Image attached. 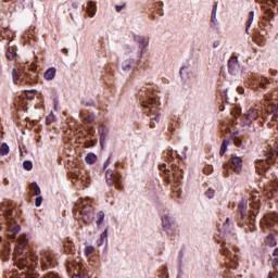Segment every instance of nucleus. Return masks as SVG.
Here are the masks:
<instances>
[{
	"label": "nucleus",
	"mask_w": 278,
	"mask_h": 278,
	"mask_svg": "<svg viewBox=\"0 0 278 278\" xmlns=\"http://www.w3.org/2000/svg\"><path fill=\"white\" fill-rule=\"evenodd\" d=\"M27 237L20 236L15 240V248L13 251V260L20 268V270H35L38 268V260L40 262L41 270H51L58 266V258L55 253L52 251H47L36 256L31 252H27Z\"/></svg>",
	"instance_id": "nucleus-1"
},
{
	"label": "nucleus",
	"mask_w": 278,
	"mask_h": 278,
	"mask_svg": "<svg viewBox=\"0 0 278 278\" xmlns=\"http://www.w3.org/2000/svg\"><path fill=\"white\" fill-rule=\"evenodd\" d=\"M138 97L143 108V114L150 116V128L155 129V123H160V113H157L160 98L151 86L142 87L138 92Z\"/></svg>",
	"instance_id": "nucleus-2"
},
{
	"label": "nucleus",
	"mask_w": 278,
	"mask_h": 278,
	"mask_svg": "<svg viewBox=\"0 0 278 278\" xmlns=\"http://www.w3.org/2000/svg\"><path fill=\"white\" fill-rule=\"evenodd\" d=\"M250 207L252 210L248 208L244 200L239 202L237 223L239 227H248L250 231H255V216L260 213L257 211L260 210V200L250 202Z\"/></svg>",
	"instance_id": "nucleus-3"
},
{
	"label": "nucleus",
	"mask_w": 278,
	"mask_h": 278,
	"mask_svg": "<svg viewBox=\"0 0 278 278\" xmlns=\"http://www.w3.org/2000/svg\"><path fill=\"white\" fill-rule=\"evenodd\" d=\"M164 157L169 168H172V176L175 184L179 186V184H181V179H184V170L179 168V166H177V164L175 163V157H178V160H181V157L179 156V154H177V152L173 151H167Z\"/></svg>",
	"instance_id": "nucleus-4"
},
{
	"label": "nucleus",
	"mask_w": 278,
	"mask_h": 278,
	"mask_svg": "<svg viewBox=\"0 0 278 278\" xmlns=\"http://www.w3.org/2000/svg\"><path fill=\"white\" fill-rule=\"evenodd\" d=\"M12 77L14 84H17L20 86H25L27 84H36V77H38V74L34 71L29 70H12Z\"/></svg>",
	"instance_id": "nucleus-5"
},
{
	"label": "nucleus",
	"mask_w": 278,
	"mask_h": 278,
	"mask_svg": "<svg viewBox=\"0 0 278 278\" xmlns=\"http://www.w3.org/2000/svg\"><path fill=\"white\" fill-rule=\"evenodd\" d=\"M224 177H229L231 173L239 175L242 170V159L239 156H232L230 161L223 165Z\"/></svg>",
	"instance_id": "nucleus-6"
},
{
	"label": "nucleus",
	"mask_w": 278,
	"mask_h": 278,
	"mask_svg": "<svg viewBox=\"0 0 278 278\" xmlns=\"http://www.w3.org/2000/svg\"><path fill=\"white\" fill-rule=\"evenodd\" d=\"M66 270L72 278H90L86 268L75 261H68L66 265Z\"/></svg>",
	"instance_id": "nucleus-7"
},
{
	"label": "nucleus",
	"mask_w": 278,
	"mask_h": 278,
	"mask_svg": "<svg viewBox=\"0 0 278 278\" xmlns=\"http://www.w3.org/2000/svg\"><path fill=\"white\" fill-rule=\"evenodd\" d=\"M79 218L85 223L86 225H90L92 220H94V207L88 202H83V205L79 211Z\"/></svg>",
	"instance_id": "nucleus-8"
},
{
	"label": "nucleus",
	"mask_w": 278,
	"mask_h": 278,
	"mask_svg": "<svg viewBox=\"0 0 278 278\" xmlns=\"http://www.w3.org/2000/svg\"><path fill=\"white\" fill-rule=\"evenodd\" d=\"M105 179L108 186H115L117 190L123 188V176L118 173H114V170L109 169L105 174Z\"/></svg>",
	"instance_id": "nucleus-9"
},
{
	"label": "nucleus",
	"mask_w": 278,
	"mask_h": 278,
	"mask_svg": "<svg viewBox=\"0 0 278 278\" xmlns=\"http://www.w3.org/2000/svg\"><path fill=\"white\" fill-rule=\"evenodd\" d=\"M250 81L254 90H260V88L262 90H266L268 88V84H270V81H268V78L260 75H252Z\"/></svg>",
	"instance_id": "nucleus-10"
},
{
	"label": "nucleus",
	"mask_w": 278,
	"mask_h": 278,
	"mask_svg": "<svg viewBox=\"0 0 278 278\" xmlns=\"http://www.w3.org/2000/svg\"><path fill=\"white\" fill-rule=\"evenodd\" d=\"M245 125H250L253 123V121H256V118H260L262 116V106H255L251 108L247 113H245Z\"/></svg>",
	"instance_id": "nucleus-11"
},
{
	"label": "nucleus",
	"mask_w": 278,
	"mask_h": 278,
	"mask_svg": "<svg viewBox=\"0 0 278 278\" xmlns=\"http://www.w3.org/2000/svg\"><path fill=\"white\" fill-rule=\"evenodd\" d=\"M18 231H21V225L15 224L14 220H10L8 223V238L10 240H16V236H18Z\"/></svg>",
	"instance_id": "nucleus-12"
},
{
	"label": "nucleus",
	"mask_w": 278,
	"mask_h": 278,
	"mask_svg": "<svg viewBox=\"0 0 278 278\" xmlns=\"http://www.w3.org/2000/svg\"><path fill=\"white\" fill-rule=\"evenodd\" d=\"M135 42H138L140 51V58L147 53V48L149 47V38L140 36V35H135L134 36Z\"/></svg>",
	"instance_id": "nucleus-13"
},
{
	"label": "nucleus",
	"mask_w": 278,
	"mask_h": 278,
	"mask_svg": "<svg viewBox=\"0 0 278 278\" xmlns=\"http://www.w3.org/2000/svg\"><path fill=\"white\" fill-rule=\"evenodd\" d=\"M239 68L240 65L238 64V56H231L228 60V72L230 73V75H236Z\"/></svg>",
	"instance_id": "nucleus-14"
},
{
	"label": "nucleus",
	"mask_w": 278,
	"mask_h": 278,
	"mask_svg": "<svg viewBox=\"0 0 278 278\" xmlns=\"http://www.w3.org/2000/svg\"><path fill=\"white\" fill-rule=\"evenodd\" d=\"M162 226L164 231L173 230L175 227V219L173 217H169L168 215H164L162 217Z\"/></svg>",
	"instance_id": "nucleus-15"
},
{
	"label": "nucleus",
	"mask_w": 278,
	"mask_h": 278,
	"mask_svg": "<svg viewBox=\"0 0 278 278\" xmlns=\"http://www.w3.org/2000/svg\"><path fill=\"white\" fill-rule=\"evenodd\" d=\"M11 251L10 247L0 242V257H2V260H10Z\"/></svg>",
	"instance_id": "nucleus-16"
},
{
	"label": "nucleus",
	"mask_w": 278,
	"mask_h": 278,
	"mask_svg": "<svg viewBox=\"0 0 278 278\" xmlns=\"http://www.w3.org/2000/svg\"><path fill=\"white\" fill-rule=\"evenodd\" d=\"M85 10L89 16H94L97 14V3L94 1L87 2Z\"/></svg>",
	"instance_id": "nucleus-17"
},
{
	"label": "nucleus",
	"mask_w": 278,
	"mask_h": 278,
	"mask_svg": "<svg viewBox=\"0 0 278 278\" xmlns=\"http://www.w3.org/2000/svg\"><path fill=\"white\" fill-rule=\"evenodd\" d=\"M263 222L265 223L266 227H268L269 229H273V227L277 225V217L273 215H267L264 217Z\"/></svg>",
	"instance_id": "nucleus-18"
},
{
	"label": "nucleus",
	"mask_w": 278,
	"mask_h": 278,
	"mask_svg": "<svg viewBox=\"0 0 278 278\" xmlns=\"http://www.w3.org/2000/svg\"><path fill=\"white\" fill-rule=\"evenodd\" d=\"M16 51H18V49H16V47H9L7 49V60L14 62V60H16V55H17Z\"/></svg>",
	"instance_id": "nucleus-19"
},
{
	"label": "nucleus",
	"mask_w": 278,
	"mask_h": 278,
	"mask_svg": "<svg viewBox=\"0 0 278 278\" xmlns=\"http://www.w3.org/2000/svg\"><path fill=\"white\" fill-rule=\"evenodd\" d=\"M55 73H58L55 67H50L45 72L43 77L47 81H52V79H55Z\"/></svg>",
	"instance_id": "nucleus-20"
},
{
	"label": "nucleus",
	"mask_w": 278,
	"mask_h": 278,
	"mask_svg": "<svg viewBox=\"0 0 278 278\" xmlns=\"http://www.w3.org/2000/svg\"><path fill=\"white\" fill-rule=\"evenodd\" d=\"M232 140L239 149H247V139L238 136H233Z\"/></svg>",
	"instance_id": "nucleus-21"
},
{
	"label": "nucleus",
	"mask_w": 278,
	"mask_h": 278,
	"mask_svg": "<svg viewBox=\"0 0 278 278\" xmlns=\"http://www.w3.org/2000/svg\"><path fill=\"white\" fill-rule=\"evenodd\" d=\"M131 68H134V60L128 59L122 63V70L124 71V73H129Z\"/></svg>",
	"instance_id": "nucleus-22"
},
{
	"label": "nucleus",
	"mask_w": 278,
	"mask_h": 278,
	"mask_svg": "<svg viewBox=\"0 0 278 278\" xmlns=\"http://www.w3.org/2000/svg\"><path fill=\"white\" fill-rule=\"evenodd\" d=\"M253 18H255V12L251 11L249 13V18L245 22V34H248V35H249V28L251 27V25H253Z\"/></svg>",
	"instance_id": "nucleus-23"
},
{
	"label": "nucleus",
	"mask_w": 278,
	"mask_h": 278,
	"mask_svg": "<svg viewBox=\"0 0 278 278\" xmlns=\"http://www.w3.org/2000/svg\"><path fill=\"white\" fill-rule=\"evenodd\" d=\"M268 161H264V160H260L258 162H256V168L257 170H264V173H266L268 170Z\"/></svg>",
	"instance_id": "nucleus-24"
},
{
	"label": "nucleus",
	"mask_w": 278,
	"mask_h": 278,
	"mask_svg": "<svg viewBox=\"0 0 278 278\" xmlns=\"http://www.w3.org/2000/svg\"><path fill=\"white\" fill-rule=\"evenodd\" d=\"M265 243L267 247H277V240H275V235L274 233H269L267 237H266V240H265Z\"/></svg>",
	"instance_id": "nucleus-25"
},
{
	"label": "nucleus",
	"mask_w": 278,
	"mask_h": 278,
	"mask_svg": "<svg viewBox=\"0 0 278 278\" xmlns=\"http://www.w3.org/2000/svg\"><path fill=\"white\" fill-rule=\"evenodd\" d=\"M29 188L35 197H40V187L38 186V182H31Z\"/></svg>",
	"instance_id": "nucleus-26"
},
{
	"label": "nucleus",
	"mask_w": 278,
	"mask_h": 278,
	"mask_svg": "<svg viewBox=\"0 0 278 278\" xmlns=\"http://www.w3.org/2000/svg\"><path fill=\"white\" fill-rule=\"evenodd\" d=\"M227 147H229V140L224 139L223 143L220 146V150H219L220 157H223V155H225V153H227Z\"/></svg>",
	"instance_id": "nucleus-27"
},
{
	"label": "nucleus",
	"mask_w": 278,
	"mask_h": 278,
	"mask_svg": "<svg viewBox=\"0 0 278 278\" xmlns=\"http://www.w3.org/2000/svg\"><path fill=\"white\" fill-rule=\"evenodd\" d=\"M270 112H271V121L274 122V123H277V118H278V106L277 105H271L270 106Z\"/></svg>",
	"instance_id": "nucleus-28"
},
{
	"label": "nucleus",
	"mask_w": 278,
	"mask_h": 278,
	"mask_svg": "<svg viewBox=\"0 0 278 278\" xmlns=\"http://www.w3.org/2000/svg\"><path fill=\"white\" fill-rule=\"evenodd\" d=\"M87 164H94L97 162V155L94 153H88L85 157Z\"/></svg>",
	"instance_id": "nucleus-29"
},
{
	"label": "nucleus",
	"mask_w": 278,
	"mask_h": 278,
	"mask_svg": "<svg viewBox=\"0 0 278 278\" xmlns=\"http://www.w3.org/2000/svg\"><path fill=\"white\" fill-rule=\"evenodd\" d=\"M97 218H98L97 225H98V227H101V225H103V220L105 218V213H103V211L98 212Z\"/></svg>",
	"instance_id": "nucleus-30"
},
{
	"label": "nucleus",
	"mask_w": 278,
	"mask_h": 278,
	"mask_svg": "<svg viewBox=\"0 0 278 278\" xmlns=\"http://www.w3.org/2000/svg\"><path fill=\"white\" fill-rule=\"evenodd\" d=\"M222 253L228 257L229 260H231V257H233V254L231 253V250H229V248H227V245H223L222 248Z\"/></svg>",
	"instance_id": "nucleus-31"
},
{
	"label": "nucleus",
	"mask_w": 278,
	"mask_h": 278,
	"mask_svg": "<svg viewBox=\"0 0 278 278\" xmlns=\"http://www.w3.org/2000/svg\"><path fill=\"white\" fill-rule=\"evenodd\" d=\"M8 153H10V147L7 146V143H3L0 147V155H8Z\"/></svg>",
	"instance_id": "nucleus-32"
},
{
	"label": "nucleus",
	"mask_w": 278,
	"mask_h": 278,
	"mask_svg": "<svg viewBox=\"0 0 278 278\" xmlns=\"http://www.w3.org/2000/svg\"><path fill=\"white\" fill-rule=\"evenodd\" d=\"M92 253H94V247L87 245L85 248V255H86V257H90V255H92Z\"/></svg>",
	"instance_id": "nucleus-33"
},
{
	"label": "nucleus",
	"mask_w": 278,
	"mask_h": 278,
	"mask_svg": "<svg viewBox=\"0 0 278 278\" xmlns=\"http://www.w3.org/2000/svg\"><path fill=\"white\" fill-rule=\"evenodd\" d=\"M42 278H62V276H60V274L55 273V271H50L47 273L42 276Z\"/></svg>",
	"instance_id": "nucleus-34"
},
{
	"label": "nucleus",
	"mask_w": 278,
	"mask_h": 278,
	"mask_svg": "<svg viewBox=\"0 0 278 278\" xmlns=\"http://www.w3.org/2000/svg\"><path fill=\"white\" fill-rule=\"evenodd\" d=\"M265 18H268V21L275 18V11H273V9L265 10Z\"/></svg>",
	"instance_id": "nucleus-35"
},
{
	"label": "nucleus",
	"mask_w": 278,
	"mask_h": 278,
	"mask_svg": "<svg viewBox=\"0 0 278 278\" xmlns=\"http://www.w3.org/2000/svg\"><path fill=\"white\" fill-rule=\"evenodd\" d=\"M23 167L25 170H31V168H34V164L31 163V161H24Z\"/></svg>",
	"instance_id": "nucleus-36"
},
{
	"label": "nucleus",
	"mask_w": 278,
	"mask_h": 278,
	"mask_svg": "<svg viewBox=\"0 0 278 278\" xmlns=\"http://www.w3.org/2000/svg\"><path fill=\"white\" fill-rule=\"evenodd\" d=\"M203 173L204 175H212V173H214V167L212 165H205Z\"/></svg>",
	"instance_id": "nucleus-37"
},
{
	"label": "nucleus",
	"mask_w": 278,
	"mask_h": 278,
	"mask_svg": "<svg viewBox=\"0 0 278 278\" xmlns=\"http://www.w3.org/2000/svg\"><path fill=\"white\" fill-rule=\"evenodd\" d=\"M35 205L36 207H40V205H42V197L37 195V198L35 199Z\"/></svg>",
	"instance_id": "nucleus-38"
},
{
	"label": "nucleus",
	"mask_w": 278,
	"mask_h": 278,
	"mask_svg": "<svg viewBox=\"0 0 278 278\" xmlns=\"http://www.w3.org/2000/svg\"><path fill=\"white\" fill-rule=\"evenodd\" d=\"M205 197H206L207 199H214V190L208 189V190L205 192Z\"/></svg>",
	"instance_id": "nucleus-39"
},
{
	"label": "nucleus",
	"mask_w": 278,
	"mask_h": 278,
	"mask_svg": "<svg viewBox=\"0 0 278 278\" xmlns=\"http://www.w3.org/2000/svg\"><path fill=\"white\" fill-rule=\"evenodd\" d=\"M65 249H70V253H73L75 251V249H73V243L67 242L64 244Z\"/></svg>",
	"instance_id": "nucleus-40"
},
{
	"label": "nucleus",
	"mask_w": 278,
	"mask_h": 278,
	"mask_svg": "<svg viewBox=\"0 0 278 278\" xmlns=\"http://www.w3.org/2000/svg\"><path fill=\"white\" fill-rule=\"evenodd\" d=\"M125 3L121 4V5H115V10L116 12H123V10H125Z\"/></svg>",
	"instance_id": "nucleus-41"
},
{
	"label": "nucleus",
	"mask_w": 278,
	"mask_h": 278,
	"mask_svg": "<svg viewBox=\"0 0 278 278\" xmlns=\"http://www.w3.org/2000/svg\"><path fill=\"white\" fill-rule=\"evenodd\" d=\"M218 8V3L214 4L213 11H212V16L215 17L216 16V10Z\"/></svg>",
	"instance_id": "nucleus-42"
},
{
	"label": "nucleus",
	"mask_w": 278,
	"mask_h": 278,
	"mask_svg": "<svg viewBox=\"0 0 278 278\" xmlns=\"http://www.w3.org/2000/svg\"><path fill=\"white\" fill-rule=\"evenodd\" d=\"M161 170H164V172H165V175H170V174H168V173H170V170L166 169V164H163V165L161 166Z\"/></svg>",
	"instance_id": "nucleus-43"
},
{
	"label": "nucleus",
	"mask_w": 278,
	"mask_h": 278,
	"mask_svg": "<svg viewBox=\"0 0 278 278\" xmlns=\"http://www.w3.org/2000/svg\"><path fill=\"white\" fill-rule=\"evenodd\" d=\"M7 214V218L11 219L12 218V208H9L8 211H5Z\"/></svg>",
	"instance_id": "nucleus-44"
},
{
	"label": "nucleus",
	"mask_w": 278,
	"mask_h": 278,
	"mask_svg": "<svg viewBox=\"0 0 278 278\" xmlns=\"http://www.w3.org/2000/svg\"><path fill=\"white\" fill-rule=\"evenodd\" d=\"M229 217L226 218V222L224 223V229H229Z\"/></svg>",
	"instance_id": "nucleus-45"
},
{
	"label": "nucleus",
	"mask_w": 278,
	"mask_h": 278,
	"mask_svg": "<svg viewBox=\"0 0 278 278\" xmlns=\"http://www.w3.org/2000/svg\"><path fill=\"white\" fill-rule=\"evenodd\" d=\"M273 266H274L275 270H277V267H278V258H274V260H273Z\"/></svg>",
	"instance_id": "nucleus-46"
},
{
	"label": "nucleus",
	"mask_w": 278,
	"mask_h": 278,
	"mask_svg": "<svg viewBox=\"0 0 278 278\" xmlns=\"http://www.w3.org/2000/svg\"><path fill=\"white\" fill-rule=\"evenodd\" d=\"M217 47H220V41H214L213 42V48L217 49Z\"/></svg>",
	"instance_id": "nucleus-47"
},
{
	"label": "nucleus",
	"mask_w": 278,
	"mask_h": 278,
	"mask_svg": "<svg viewBox=\"0 0 278 278\" xmlns=\"http://www.w3.org/2000/svg\"><path fill=\"white\" fill-rule=\"evenodd\" d=\"M237 92H239V94H244V89L242 87H238Z\"/></svg>",
	"instance_id": "nucleus-48"
},
{
	"label": "nucleus",
	"mask_w": 278,
	"mask_h": 278,
	"mask_svg": "<svg viewBox=\"0 0 278 278\" xmlns=\"http://www.w3.org/2000/svg\"><path fill=\"white\" fill-rule=\"evenodd\" d=\"M274 257H278V247L273 252Z\"/></svg>",
	"instance_id": "nucleus-49"
},
{
	"label": "nucleus",
	"mask_w": 278,
	"mask_h": 278,
	"mask_svg": "<svg viewBox=\"0 0 278 278\" xmlns=\"http://www.w3.org/2000/svg\"><path fill=\"white\" fill-rule=\"evenodd\" d=\"M264 99H265V101H270L271 97L268 96V94H265V96H264Z\"/></svg>",
	"instance_id": "nucleus-50"
},
{
	"label": "nucleus",
	"mask_w": 278,
	"mask_h": 278,
	"mask_svg": "<svg viewBox=\"0 0 278 278\" xmlns=\"http://www.w3.org/2000/svg\"><path fill=\"white\" fill-rule=\"evenodd\" d=\"M106 237H108V231L102 232L101 238H106Z\"/></svg>",
	"instance_id": "nucleus-51"
},
{
	"label": "nucleus",
	"mask_w": 278,
	"mask_h": 278,
	"mask_svg": "<svg viewBox=\"0 0 278 278\" xmlns=\"http://www.w3.org/2000/svg\"><path fill=\"white\" fill-rule=\"evenodd\" d=\"M211 21L212 23H216V16L214 17V15H212Z\"/></svg>",
	"instance_id": "nucleus-52"
},
{
	"label": "nucleus",
	"mask_w": 278,
	"mask_h": 278,
	"mask_svg": "<svg viewBox=\"0 0 278 278\" xmlns=\"http://www.w3.org/2000/svg\"><path fill=\"white\" fill-rule=\"evenodd\" d=\"M46 124H47V125L51 124V121L49 119V117L46 118Z\"/></svg>",
	"instance_id": "nucleus-53"
},
{
	"label": "nucleus",
	"mask_w": 278,
	"mask_h": 278,
	"mask_svg": "<svg viewBox=\"0 0 278 278\" xmlns=\"http://www.w3.org/2000/svg\"><path fill=\"white\" fill-rule=\"evenodd\" d=\"M105 128L99 129V132L101 134V136H103V131Z\"/></svg>",
	"instance_id": "nucleus-54"
},
{
	"label": "nucleus",
	"mask_w": 278,
	"mask_h": 278,
	"mask_svg": "<svg viewBox=\"0 0 278 278\" xmlns=\"http://www.w3.org/2000/svg\"><path fill=\"white\" fill-rule=\"evenodd\" d=\"M185 70H186V68H184V67L180 70V75H184V71H185Z\"/></svg>",
	"instance_id": "nucleus-55"
},
{
	"label": "nucleus",
	"mask_w": 278,
	"mask_h": 278,
	"mask_svg": "<svg viewBox=\"0 0 278 278\" xmlns=\"http://www.w3.org/2000/svg\"><path fill=\"white\" fill-rule=\"evenodd\" d=\"M92 121H94V118L89 117L88 122H89V123H92Z\"/></svg>",
	"instance_id": "nucleus-56"
},
{
	"label": "nucleus",
	"mask_w": 278,
	"mask_h": 278,
	"mask_svg": "<svg viewBox=\"0 0 278 278\" xmlns=\"http://www.w3.org/2000/svg\"><path fill=\"white\" fill-rule=\"evenodd\" d=\"M276 155H277V157H278V146H277V148H276Z\"/></svg>",
	"instance_id": "nucleus-57"
},
{
	"label": "nucleus",
	"mask_w": 278,
	"mask_h": 278,
	"mask_svg": "<svg viewBox=\"0 0 278 278\" xmlns=\"http://www.w3.org/2000/svg\"><path fill=\"white\" fill-rule=\"evenodd\" d=\"M104 168H108V161L104 163Z\"/></svg>",
	"instance_id": "nucleus-58"
},
{
	"label": "nucleus",
	"mask_w": 278,
	"mask_h": 278,
	"mask_svg": "<svg viewBox=\"0 0 278 278\" xmlns=\"http://www.w3.org/2000/svg\"><path fill=\"white\" fill-rule=\"evenodd\" d=\"M64 51H65L66 53H68V50H67V49H65Z\"/></svg>",
	"instance_id": "nucleus-59"
},
{
	"label": "nucleus",
	"mask_w": 278,
	"mask_h": 278,
	"mask_svg": "<svg viewBox=\"0 0 278 278\" xmlns=\"http://www.w3.org/2000/svg\"><path fill=\"white\" fill-rule=\"evenodd\" d=\"M5 31H8V28L4 29V34H5Z\"/></svg>",
	"instance_id": "nucleus-60"
}]
</instances>
